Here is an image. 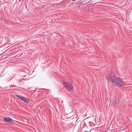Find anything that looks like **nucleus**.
I'll list each match as a JSON object with an SVG mask.
<instances>
[{"mask_svg": "<svg viewBox=\"0 0 132 132\" xmlns=\"http://www.w3.org/2000/svg\"><path fill=\"white\" fill-rule=\"evenodd\" d=\"M106 79L117 86L122 87L125 85L124 82L119 77L114 76H109L106 78Z\"/></svg>", "mask_w": 132, "mask_h": 132, "instance_id": "nucleus-1", "label": "nucleus"}, {"mask_svg": "<svg viewBox=\"0 0 132 132\" xmlns=\"http://www.w3.org/2000/svg\"><path fill=\"white\" fill-rule=\"evenodd\" d=\"M63 84L64 87H66V88L69 91H71L73 88L72 84L70 83L69 82H63Z\"/></svg>", "mask_w": 132, "mask_h": 132, "instance_id": "nucleus-2", "label": "nucleus"}, {"mask_svg": "<svg viewBox=\"0 0 132 132\" xmlns=\"http://www.w3.org/2000/svg\"><path fill=\"white\" fill-rule=\"evenodd\" d=\"M3 121L7 123H12L14 120L9 117H6L3 119Z\"/></svg>", "mask_w": 132, "mask_h": 132, "instance_id": "nucleus-3", "label": "nucleus"}, {"mask_svg": "<svg viewBox=\"0 0 132 132\" xmlns=\"http://www.w3.org/2000/svg\"><path fill=\"white\" fill-rule=\"evenodd\" d=\"M21 101L24 102L25 103L27 104H28L30 102L29 100L27 98H25L24 97H23Z\"/></svg>", "mask_w": 132, "mask_h": 132, "instance_id": "nucleus-4", "label": "nucleus"}, {"mask_svg": "<svg viewBox=\"0 0 132 132\" xmlns=\"http://www.w3.org/2000/svg\"><path fill=\"white\" fill-rule=\"evenodd\" d=\"M113 103L115 105H117L118 100L115 98H113Z\"/></svg>", "mask_w": 132, "mask_h": 132, "instance_id": "nucleus-5", "label": "nucleus"}, {"mask_svg": "<svg viewBox=\"0 0 132 132\" xmlns=\"http://www.w3.org/2000/svg\"><path fill=\"white\" fill-rule=\"evenodd\" d=\"M15 96L18 97V98H20V99L21 100L22 99V98L23 97V96H20V95H15Z\"/></svg>", "mask_w": 132, "mask_h": 132, "instance_id": "nucleus-6", "label": "nucleus"}, {"mask_svg": "<svg viewBox=\"0 0 132 132\" xmlns=\"http://www.w3.org/2000/svg\"><path fill=\"white\" fill-rule=\"evenodd\" d=\"M15 96L18 97V98H20V99L21 100L22 99V98L23 97V96H20V95H15Z\"/></svg>", "mask_w": 132, "mask_h": 132, "instance_id": "nucleus-7", "label": "nucleus"}, {"mask_svg": "<svg viewBox=\"0 0 132 132\" xmlns=\"http://www.w3.org/2000/svg\"><path fill=\"white\" fill-rule=\"evenodd\" d=\"M92 129H91V130L90 131H89V132H90V131L92 130Z\"/></svg>", "mask_w": 132, "mask_h": 132, "instance_id": "nucleus-8", "label": "nucleus"}, {"mask_svg": "<svg viewBox=\"0 0 132 132\" xmlns=\"http://www.w3.org/2000/svg\"><path fill=\"white\" fill-rule=\"evenodd\" d=\"M76 0H72V1L73 2V1H76Z\"/></svg>", "mask_w": 132, "mask_h": 132, "instance_id": "nucleus-9", "label": "nucleus"}]
</instances>
